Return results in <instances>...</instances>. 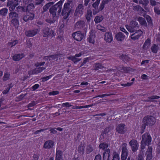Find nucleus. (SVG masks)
<instances>
[{
	"label": "nucleus",
	"mask_w": 160,
	"mask_h": 160,
	"mask_svg": "<svg viewBox=\"0 0 160 160\" xmlns=\"http://www.w3.org/2000/svg\"><path fill=\"white\" fill-rule=\"evenodd\" d=\"M126 28L128 31L131 32H135L131 36V38L135 40L138 39L142 35L143 32L141 30H137L139 28L138 22L134 20L131 21L129 25H126Z\"/></svg>",
	"instance_id": "f257e3e1"
},
{
	"label": "nucleus",
	"mask_w": 160,
	"mask_h": 160,
	"mask_svg": "<svg viewBox=\"0 0 160 160\" xmlns=\"http://www.w3.org/2000/svg\"><path fill=\"white\" fill-rule=\"evenodd\" d=\"M155 122V118L151 115L145 116L142 119V124L140 127V132L143 133L145 131L147 126H152Z\"/></svg>",
	"instance_id": "f03ea898"
},
{
	"label": "nucleus",
	"mask_w": 160,
	"mask_h": 160,
	"mask_svg": "<svg viewBox=\"0 0 160 160\" xmlns=\"http://www.w3.org/2000/svg\"><path fill=\"white\" fill-rule=\"evenodd\" d=\"M142 140L141 142V148L144 149L146 146H149L152 141V137L148 132H145L142 137Z\"/></svg>",
	"instance_id": "7ed1b4c3"
},
{
	"label": "nucleus",
	"mask_w": 160,
	"mask_h": 160,
	"mask_svg": "<svg viewBox=\"0 0 160 160\" xmlns=\"http://www.w3.org/2000/svg\"><path fill=\"white\" fill-rule=\"evenodd\" d=\"M86 26L85 22L83 20H79L74 25V28L80 30L82 32L87 33V28Z\"/></svg>",
	"instance_id": "20e7f679"
},
{
	"label": "nucleus",
	"mask_w": 160,
	"mask_h": 160,
	"mask_svg": "<svg viewBox=\"0 0 160 160\" xmlns=\"http://www.w3.org/2000/svg\"><path fill=\"white\" fill-rule=\"evenodd\" d=\"M86 35V34L84 33V32H82L80 31H79L73 32L72 34V37L75 40L80 42L83 39L84 36Z\"/></svg>",
	"instance_id": "39448f33"
},
{
	"label": "nucleus",
	"mask_w": 160,
	"mask_h": 160,
	"mask_svg": "<svg viewBox=\"0 0 160 160\" xmlns=\"http://www.w3.org/2000/svg\"><path fill=\"white\" fill-rule=\"evenodd\" d=\"M122 152L121 155V160H126L128 153L127 149V144L124 143L122 144Z\"/></svg>",
	"instance_id": "423d86ee"
},
{
	"label": "nucleus",
	"mask_w": 160,
	"mask_h": 160,
	"mask_svg": "<svg viewBox=\"0 0 160 160\" xmlns=\"http://www.w3.org/2000/svg\"><path fill=\"white\" fill-rule=\"evenodd\" d=\"M39 32L38 28H35L33 29L29 30L25 32V34L26 36L30 37H33L36 35Z\"/></svg>",
	"instance_id": "0eeeda50"
},
{
	"label": "nucleus",
	"mask_w": 160,
	"mask_h": 160,
	"mask_svg": "<svg viewBox=\"0 0 160 160\" xmlns=\"http://www.w3.org/2000/svg\"><path fill=\"white\" fill-rule=\"evenodd\" d=\"M129 144L132 152H135L137 151L139 145L136 140L132 139L129 142Z\"/></svg>",
	"instance_id": "6e6552de"
},
{
	"label": "nucleus",
	"mask_w": 160,
	"mask_h": 160,
	"mask_svg": "<svg viewBox=\"0 0 160 160\" xmlns=\"http://www.w3.org/2000/svg\"><path fill=\"white\" fill-rule=\"evenodd\" d=\"M23 12H26L27 14L24 16L23 18V20L25 22H27L29 20H32L34 17V14L29 12L30 11H22Z\"/></svg>",
	"instance_id": "1a4fd4ad"
},
{
	"label": "nucleus",
	"mask_w": 160,
	"mask_h": 160,
	"mask_svg": "<svg viewBox=\"0 0 160 160\" xmlns=\"http://www.w3.org/2000/svg\"><path fill=\"white\" fill-rule=\"evenodd\" d=\"M111 130L112 128L111 126H109L103 130L102 131L100 135V138L102 140L104 139L105 138L107 135L111 132Z\"/></svg>",
	"instance_id": "9d476101"
},
{
	"label": "nucleus",
	"mask_w": 160,
	"mask_h": 160,
	"mask_svg": "<svg viewBox=\"0 0 160 160\" xmlns=\"http://www.w3.org/2000/svg\"><path fill=\"white\" fill-rule=\"evenodd\" d=\"M43 33L44 37H48L50 36L53 37L55 35L54 31L52 29L50 30L48 27L44 29L43 31Z\"/></svg>",
	"instance_id": "9b49d317"
},
{
	"label": "nucleus",
	"mask_w": 160,
	"mask_h": 160,
	"mask_svg": "<svg viewBox=\"0 0 160 160\" xmlns=\"http://www.w3.org/2000/svg\"><path fill=\"white\" fill-rule=\"evenodd\" d=\"M95 31L93 30H91L89 33V37L87 38L88 41L90 43L94 44L95 42Z\"/></svg>",
	"instance_id": "f8f14e48"
},
{
	"label": "nucleus",
	"mask_w": 160,
	"mask_h": 160,
	"mask_svg": "<svg viewBox=\"0 0 160 160\" xmlns=\"http://www.w3.org/2000/svg\"><path fill=\"white\" fill-rule=\"evenodd\" d=\"M54 146L55 144L53 141L52 140H48L44 142L43 148L45 149H51Z\"/></svg>",
	"instance_id": "ddd939ff"
},
{
	"label": "nucleus",
	"mask_w": 160,
	"mask_h": 160,
	"mask_svg": "<svg viewBox=\"0 0 160 160\" xmlns=\"http://www.w3.org/2000/svg\"><path fill=\"white\" fill-rule=\"evenodd\" d=\"M152 147L148 146L145 152L146 160H151L152 158Z\"/></svg>",
	"instance_id": "4468645a"
},
{
	"label": "nucleus",
	"mask_w": 160,
	"mask_h": 160,
	"mask_svg": "<svg viewBox=\"0 0 160 160\" xmlns=\"http://www.w3.org/2000/svg\"><path fill=\"white\" fill-rule=\"evenodd\" d=\"M18 5V2H13L12 0H8L7 6L8 7L9 10H14Z\"/></svg>",
	"instance_id": "2eb2a0df"
},
{
	"label": "nucleus",
	"mask_w": 160,
	"mask_h": 160,
	"mask_svg": "<svg viewBox=\"0 0 160 160\" xmlns=\"http://www.w3.org/2000/svg\"><path fill=\"white\" fill-rule=\"evenodd\" d=\"M125 125L124 124H119L117 127L116 129V132L120 134H123L125 132Z\"/></svg>",
	"instance_id": "dca6fc26"
},
{
	"label": "nucleus",
	"mask_w": 160,
	"mask_h": 160,
	"mask_svg": "<svg viewBox=\"0 0 160 160\" xmlns=\"http://www.w3.org/2000/svg\"><path fill=\"white\" fill-rule=\"evenodd\" d=\"M110 150L109 148L106 149L103 152L102 160H110Z\"/></svg>",
	"instance_id": "f3484780"
},
{
	"label": "nucleus",
	"mask_w": 160,
	"mask_h": 160,
	"mask_svg": "<svg viewBox=\"0 0 160 160\" xmlns=\"http://www.w3.org/2000/svg\"><path fill=\"white\" fill-rule=\"evenodd\" d=\"M115 38L118 42H122L124 40L125 36L122 32H119L115 35Z\"/></svg>",
	"instance_id": "a211bd4d"
},
{
	"label": "nucleus",
	"mask_w": 160,
	"mask_h": 160,
	"mask_svg": "<svg viewBox=\"0 0 160 160\" xmlns=\"http://www.w3.org/2000/svg\"><path fill=\"white\" fill-rule=\"evenodd\" d=\"M25 56L23 53L16 54L12 57V60L15 61H18Z\"/></svg>",
	"instance_id": "6ab92c4d"
},
{
	"label": "nucleus",
	"mask_w": 160,
	"mask_h": 160,
	"mask_svg": "<svg viewBox=\"0 0 160 160\" xmlns=\"http://www.w3.org/2000/svg\"><path fill=\"white\" fill-rule=\"evenodd\" d=\"M104 40L107 42L110 43L113 40L112 34L110 32H106L104 35Z\"/></svg>",
	"instance_id": "aec40b11"
},
{
	"label": "nucleus",
	"mask_w": 160,
	"mask_h": 160,
	"mask_svg": "<svg viewBox=\"0 0 160 160\" xmlns=\"http://www.w3.org/2000/svg\"><path fill=\"white\" fill-rule=\"evenodd\" d=\"M62 2L59 1L58 3L55 4L49 10H61Z\"/></svg>",
	"instance_id": "412c9836"
},
{
	"label": "nucleus",
	"mask_w": 160,
	"mask_h": 160,
	"mask_svg": "<svg viewBox=\"0 0 160 160\" xmlns=\"http://www.w3.org/2000/svg\"><path fill=\"white\" fill-rule=\"evenodd\" d=\"M11 24L16 29H18L19 25V22L18 19L13 18L11 21Z\"/></svg>",
	"instance_id": "4be33fe9"
},
{
	"label": "nucleus",
	"mask_w": 160,
	"mask_h": 160,
	"mask_svg": "<svg viewBox=\"0 0 160 160\" xmlns=\"http://www.w3.org/2000/svg\"><path fill=\"white\" fill-rule=\"evenodd\" d=\"M72 11H62V15L63 16V20H68V18L69 16L70 13Z\"/></svg>",
	"instance_id": "5701e85b"
},
{
	"label": "nucleus",
	"mask_w": 160,
	"mask_h": 160,
	"mask_svg": "<svg viewBox=\"0 0 160 160\" xmlns=\"http://www.w3.org/2000/svg\"><path fill=\"white\" fill-rule=\"evenodd\" d=\"M94 70L95 71L98 70L99 69H102L104 67L102 65V64L100 63H95L93 65Z\"/></svg>",
	"instance_id": "b1692460"
},
{
	"label": "nucleus",
	"mask_w": 160,
	"mask_h": 160,
	"mask_svg": "<svg viewBox=\"0 0 160 160\" xmlns=\"http://www.w3.org/2000/svg\"><path fill=\"white\" fill-rule=\"evenodd\" d=\"M13 87V85L12 83H10V84H8L6 86V88L3 91V94H7L9 91L10 89Z\"/></svg>",
	"instance_id": "393cba45"
},
{
	"label": "nucleus",
	"mask_w": 160,
	"mask_h": 160,
	"mask_svg": "<svg viewBox=\"0 0 160 160\" xmlns=\"http://www.w3.org/2000/svg\"><path fill=\"white\" fill-rule=\"evenodd\" d=\"M137 21H138L140 25L141 26H144L145 27L147 26V23L144 19L142 17H139L137 19Z\"/></svg>",
	"instance_id": "a878e982"
},
{
	"label": "nucleus",
	"mask_w": 160,
	"mask_h": 160,
	"mask_svg": "<svg viewBox=\"0 0 160 160\" xmlns=\"http://www.w3.org/2000/svg\"><path fill=\"white\" fill-rule=\"evenodd\" d=\"M109 146V145L108 143L103 142L101 143L98 146V148L100 149H102L104 150V151L108 148Z\"/></svg>",
	"instance_id": "bb28decb"
},
{
	"label": "nucleus",
	"mask_w": 160,
	"mask_h": 160,
	"mask_svg": "<svg viewBox=\"0 0 160 160\" xmlns=\"http://www.w3.org/2000/svg\"><path fill=\"white\" fill-rule=\"evenodd\" d=\"M45 69V68L44 67H39L34 69L33 70V72L35 73V74H37L41 73Z\"/></svg>",
	"instance_id": "cd10ccee"
},
{
	"label": "nucleus",
	"mask_w": 160,
	"mask_h": 160,
	"mask_svg": "<svg viewBox=\"0 0 160 160\" xmlns=\"http://www.w3.org/2000/svg\"><path fill=\"white\" fill-rule=\"evenodd\" d=\"M143 16L146 18L148 25H152V21L151 18L148 15L145 14Z\"/></svg>",
	"instance_id": "c85d7f7f"
},
{
	"label": "nucleus",
	"mask_w": 160,
	"mask_h": 160,
	"mask_svg": "<svg viewBox=\"0 0 160 160\" xmlns=\"http://www.w3.org/2000/svg\"><path fill=\"white\" fill-rule=\"evenodd\" d=\"M158 45L155 44H153L151 48V50L152 52L157 53L158 52Z\"/></svg>",
	"instance_id": "c756f323"
},
{
	"label": "nucleus",
	"mask_w": 160,
	"mask_h": 160,
	"mask_svg": "<svg viewBox=\"0 0 160 160\" xmlns=\"http://www.w3.org/2000/svg\"><path fill=\"white\" fill-rule=\"evenodd\" d=\"M103 17L102 16H97L95 19L94 21L95 23H98L101 22L103 19Z\"/></svg>",
	"instance_id": "7c9ffc66"
},
{
	"label": "nucleus",
	"mask_w": 160,
	"mask_h": 160,
	"mask_svg": "<svg viewBox=\"0 0 160 160\" xmlns=\"http://www.w3.org/2000/svg\"><path fill=\"white\" fill-rule=\"evenodd\" d=\"M92 16V11H87V14L86 15V18L88 22H89Z\"/></svg>",
	"instance_id": "2f4dec72"
},
{
	"label": "nucleus",
	"mask_w": 160,
	"mask_h": 160,
	"mask_svg": "<svg viewBox=\"0 0 160 160\" xmlns=\"http://www.w3.org/2000/svg\"><path fill=\"white\" fill-rule=\"evenodd\" d=\"M63 152L60 150L56 149L55 158H62Z\"/></svg>",
	"instance_id": "473e14b6"
},
{
	"label": "nucleus",
	"mask_w": 160,
	"mask_h": 160,
	"mask_svg": "<svg viewBox=\"0 0 160 160\" xmlns=\"http://www.w3.org/2000/svg\"><path fill=\"white\" fill-rule=\"evenodd\" d=\"M73 6L74 5L73 4H71L70 3L67 2L64 4V8L65 9H70V10H71Z\"/></svg>",
	"instance_id": "72a5a7b5"
},
{
	"label": "nucleus",
	"mask_w": 160,
	"mask_h": 160,
	"mask_svg": "<svg viewBox=\"0 0 160 160\" xmlns=\"http://www.w3.org/2000/svg\"><path fill=\"white\" fill-rule=\"evenodd\" d=\"M68 58L72 61L74 63H76L77 62L80 61V59L77 58L74 56H69Z\"/></svg>",
	"instance_id": "f704fd0d"
},
{
	"label": "nucleus",
	"mask_w": 160,
	"mask_h": 160,
	"mask_svg": "<svg viewBox=\"0 0 160 160\" xmlns=\"http://www.w3.org/2000/svg\"><path fill=\"white\" fill-rule=\"evenodd\" d=\"M57 20L50 16L48 18L46 19V21L50 24L53 23Z\"/></svg>",
	"instance_id": "c9c22d12"
},
{
	"label": "nucleus",
	"mask_w": 160,
	"mask_h": 160,
	"mask_svg": "<svg viewBox=\"0 0 160 160\" xmlns=\"http://www.w3.org/2000/svg\"><path fill=\"white\" fill-rule=\"evenodd\" d=\"M9 17L12 19L13 18H18V15L15 12H11L9 14Z\"/></svg>",
	"instance_id": "e433bc0d"
},
{
	"label": "nucleus",
	"mask_w": 160,
	"mask_h": 160,
	"mask_svg": "<svg viewBox=\"0 0 160 160\" xmlns=\"http://www.w3.org/2000/svg\"><path fill=\"white\" fill-rule=\"evenodd\" d=\"M112 0H103L100 4V9L101 10L103 9L105 5L108 4Z\"/></svg>",
	"instance_id": "4c0bfd02"
},
{
	"label": "nucleus",
	"mask_w": 160,
	"mask_h": 160,
	"mask_svg": "<svg viewBox=\"0 0 160 160\" xmlns=\"http://www.w3.org/2000/svg\"><path fill=\"white\" fill-rule=\"evenodd\" d=\"M18 43V40H14L12 41L9 42L8 43V45L9 47H12L13 46H15L16 44Z\"/></svg>",
	"instance_id": "58836bf2"
},
{
	"label": "nucleus",
	"mask_w": 160,
	"mask_h": 160,
	"mask_svg": "<svg viewBox=\"0 0 160 160\" xmlns=\"http://www.w3.org/2000/svg\"><path fill=\"white\" fill-rule=\"evenodd\" d=\"M10 77V74L8 72H6L4 73L3 78V81H6L9 79Z\"/></svg>",
	"instance_id": "ea45409f"
},
{
	"label": "nucleus",
	"mask_w": 160,
	"mask_h": 160,
	"mask_svg": "<svg viewBox=\"0 0 160 160\" xmlns=\"http://www.w3.org/2000/svg\"><path fill=\"white\" fill-rule=\"evenodd\" d=\"M50 13L52 15V17L57 20L58 17L56 16L57 11H49Z\"/></svg>",
	"instance_id": "a19ab883"
},
{
	"label": "nucleus",
	"mask_w": 160,
	"mask_h": 160,
	"mask_svg": "<svg viewBox=\"0 0 160 160\" xmlns=\"http://www.w3.org/2000/svg\"><path fill=\"white\" fill-rule=\"evenodd\" d=\"M131 68H130V67H122L121 70H122V72L124 73H128L131 70Z\"/></svg>",
	"instance_id": "79ce46f5"
},
{
	"label": "nucleus",
	"mask_w": 160,
	"mask_h": 160,
	"mask_svg": "<svg viewBox=\"0 0 160 160\" xmlns=\"http://www.w3.org/2000/svg\"><path fill=\"white\" fill-rule=\"evenodd\" d=\"M53 4V3L52 2H50L48 3L43 7V10H47L48 9H49V10L50 8L52 7H51V6Z\"/></svg>",
	"instance_id": "37998d69"
},
{
	"label": "nucleus",
	"mask_w": 160,
	"mask_h": 160,
	"mask_svg": "<svg viewBox=\"0 0 160 160\" xmlns=\"http://www.w3.org/2000/svg\"><path fill=\"white\" fill-rule=\"evenodd\" d=\"M93 150V148L91 145H89L87 146L86 148L87 153H90V152H92Z\"/></svg>",
	"instance_id": "c03bdc74"
},
{
	"label": "nucleus",
	"mask_w": 160,
	"mask_h": 160,
	"mask_svg": "<svg viewBox=\"0 0 160 160\" xmlns=\"http://www.w3.org/2000/svg\"><path fill=\"white\" fill-rule=\"evenodd\" d=\"M120 157L119 154L117 152H114L112 160H119Z\"/></svg>",
	"instance_id": "a18cd8bd"
},
{
	"label": "nucleus",
	"mask_w": 160,
	"mask_h": 160,
	"mask_svg": "<svg viewBox=\"0 0 160 160\" xmlns=\"http://www.w3.org/2000/svg\"><path fill=\"white\" fill-rule=\"evenodd\" d=\"M97 29L102 32H105L106 31V28L100 25H98L97 27Z\"/></svg>",
	"instance_id": "49530a36"
},
{
	"label": "nucleus",
	"mask_w": 160,
	"mask_h": 160,
	"mask_svg": "<svg viewBox=\"0 0 160 160\" xmlns=\"http://www.w3.org/2000/svg\"><path fill=\"white\" fill-rule=\"evenodd\" d=\"M151 40L149 38L147 39L143 45L144 48L146 47V46L149 45L151 43Z\"/></svg>",
	"instance_id": "de8ad7c7"
},
{
	"label": "nucleus",
	"mask_w": 160,
	"mask_h": 160,
	"mask_svg": "<svg viewBox=\"0 0 160 160\" xmlns=\"http://www.w3.org/2000/svg\"><path fill=\"white\" fill-rule=\"evenodd\" d=\"M59 105H61L62 107H68L69 108L72 106L71 105L70 103L68 102H66L65 103H63L62 104H59Z\"/></svg>",
	"instance_id": "09e8293b"
},
{
	"label": "nucleus",
	"mask_w": 160,
	"mask_h": 160,
	"mask_svg": "<svg viewBox=\"0 0 160 160\" xmlns=\"http://www.w3.org/2000/svg\"><path fill=\"white\" fill-rule=\"evenodd\" d=\"M52 77V75H50L49 76H47L46 77H43L42 78V81L43 82H45V81H46L49 79L51 78Z\"/></svg>",
	"instance_id": "8fccbe9b"
},
{
	"label": "nucleus",
	"mask_w": 160,
	"mask_h": 160,
	"mask_svg": "<svg viewBox=\"0 0 160 160\" xmlns=\"http://www.w3.org/2000/svg\"><path fill=\"white\" fill-rule=\"evenodd\" d=\"M100 0H96V1L92 4V7L96 9L98 6Z\"/></svg>",
	"instance_id": "3c124183"
},
{
	"label": "nucleus",
	"mask_w": 160,
	"mask_h": 160,
	"mask_svg": "<svg viewBox=\"0 0 160 160\" xmlns=\"http://www.w3.org/2000/svg\"><path fill=\"white\" fill-rule=\"evenodd\" d=\"M85 147L84 146L82 145H79L78 148V151L80 153H83Z\"/></svg>",
	"instance_id": "603ef678"
},
{
	"label": "nucleus",
	"mask_w": 160,
	"mask_h": 160,
	"mask_svg": "<svg viewBox=\"0 0 160 160\" xmlns=\"http://www.w3.org/2000/svg\"><path fill=\"white\" fill-rule=\"evenodd\" d=\"M59 93V92L57 91H53L52 92H50L49 93V95L50 96H54L58 94Z\"/></svg>",
	"instance_id": "864d4df0"
},
{
	"label": "nucleus",
	"mask_w": 160,
	"mask_h": 160,
	"mask_svg": "<svg viewBox=\"0 0 160 160\" xmlns=\"http://www.w3.org/2000/svg\"><path fill=\"white\" fill-rule=\"evenodd\" d=\"M59 55L57 54H54L51 55L49 56L50 59L52 58V60H54L57 59L58 58Z\"/></svg>",
	"instance_id": "5fc2aeb1"
},
{
	"label": "nucleus",
	"mask_w": 160,
	"mask_h": 160,
	"mask_svg": "<svg viewBox=\"0 0 160 160\" xmlns=\"http://www.w3.org/2000/svg\"><path fill=\"white\" fill-rule=\"evenodd\" d=\"M34 8V5L32 3L30 4L27 6V10H31L33 9Z\"/></svg>",
	"instance_id": "6e6d98bb"
},
{
	"label": "nucleus",
	"mask_w": 160,
	"mask_h": 160,
	"mask_svg": "<svg viewBox=\"0 0 160 160\" xmlns=\"http://www.w3.org/2000/svg\"><path fill=\"white\" fill-rule=\"evenodd\" d=\"M160 98V97L157 95H153L148 97V98L151 99H158Z\"/></svg>",
	"instance_id": "4d7b16f0"
},
{
	"label": "nucleus",
	"mask_w": 160,
	"mask_h": 160,
	"mask_svg": "<svg viewBox=\"0 0 160 160\" xmlns=\"http://www.w3.org/2000/svg\"><path fill=\"white\" fill-rule=\"evenodd\" d=\"M91 106L90 105H84V106H77V107L76 108L78 109H82L83 108H88L89 107H90Z\"/></svg>",
	"instance_id": "13d9d810"
},
{
	"label": "nucleus",
	"mask_w": 160,
	"mask_h": 160,
	"mask_svg": "<svg viewBox=\"0 0 160 160\" xmlns=\"http://www.w3.org/2000/svg\"><path fill=\"white\" fill-rule=\"evenodd\" d=\"M39 87V84H35L32 87V89L33 91H35Z\"/></svg>",
	"instance_id": "bf43d9fd"
},
{
	"label": "nucleus",
	"mask_w": 160,
	"mask_h": 160,
	"mask_svg": "<svg viewBox=\"0 0 160 160\" xmlns=\"http://www.w3.org/2000/svg\"><path fill=\"white\" fill-rule=\"evenodd\" d=\"M102 159L101 156L100 154H98L95 156L94 160H102Z\"/></svg>",
	"instance_id": "052dcab7"
},
{
	"label": "nucleus",
	"mask_w": 160,
	"mask_h": 160,
	"mask_svg": "<svg viewBox=\"0 0 160 160\" xmlns=\"http://www.w3.org/2000/svg\"><path fill=\"white\" fill-rule=\"evenodd\" d=\"M8 11H0V15L5 16L8 13Z\"/></svg>",
	"instance_id": "680f3d73"
},
{
	"label": "nucleus",
	"mask_w": 160,
	"mask_h": 160,
	"mask_svg": "<svg viewBox=\"0 0 160 160\" xmlns=\"http://www.w3.org/2000/svg\"><path fill=\"white\" fill-rule=\"evenodd\" d=\"M151 4L152 6H154L157 5H158V4H159L157 2L153 0H150Z\"/></svg>",
	"instance_id": "e2e57ef3"
},
{
	"label": "nucleus",
	"mask_w": 160,
	"mask_h": 160,
	"mask_svg": "<svg viewBox=\"0 0 160 160\" xmlns=\"http://www.w3.org/2000/svg\"><path fill=\"white\" fill-rule=\"evenodd\" d=\"M111 95H112L111 94H105L99 95L98 96V97L102 98L105 96H109Z\"/></svg>",
	"instance_id": "0e129e2a"
},
{
	"label": "nucleus",
	"mask_w": 160,
	"mask_h": 160,
	"mask_svg": "<svg viewBox=\"0 0 160 160\" xmlns=\"http://www.w3.org/2000/svg\"><path fill=\"white\" fill-rule=\"evenodd\" d=\"M137 160H144V159L142 155L141 154H139L138 155Z\"/></svg>",
	"instance_id": "69168bd1"
},
{
	"label": "nucleus",
	"mask_w": 160,
	"mask_h": 160,
	"mask_svg": "<svg viewBox=\"0 0 160 160\" xmlns=\"http://www.w3.org/2000/svg\"><path fill=\"white\" fill-rule=\"evenodd\" d=\"M133 7L134 8L133 9H136V10H144L141 7H139V5L135 6Z\"/></svg>",
	"instance_id": "338daca9"
},
{
	"label": "nucleus",
	"mask_w": 160,
	"mask_h": 160,
	"mask_svg": "<svg viewBox=\"0 0 160 160\" xmlns=\"http://www.w3.org/2000/svg\"><path fill=\"white\" fill-rule=\"evenodd\" d=\"M36 105L34 101H33L31 102L28 105V107L30 108Z\"/></svg>",
	"instance_id": "774afa93"
}]
</instances>
